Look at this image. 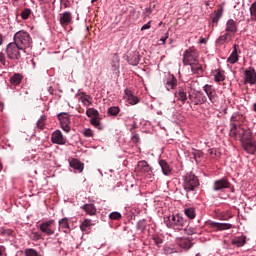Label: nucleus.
<instances>
[{
	"label": "nucleus",
	"mask_w": 256,
	"mask_h": 256,
	"mask_svg": "<svg viewBox=\"0 0 256 256\" xmlns=\"http://www.w3.org/2000/svg\"><path fill=\"white\" fill-rule=\"evenodd\" d=\"M245 151L249 154H254L256 151V141L254 140L253 133L250 129L245 128L244 126L239 129V135L237 137Z\"/></svg>",
	"instance_id": "nucleus-1"
},
{
	"label": "nucleus",
	"mask_w": 256,
	"mask_h": 256,
	"mask_svg": "<svg viewBox=\"0 0 256 256\" xmlns=\"http://www.w3.org/2000/svg\"><path fill=\"white\" fill-rule=\"evenodd\" d=\"M17 45L21 53H27V49L32 46L33 40L27 31H18L15 33Z\"/></svg>",
	"instance_id": "nucleus-2"
},
{
	"label": "nucleus",
	"mask_w": 256,
	"mask_h": 256,
	"mask_svg": "<svg viewBox=\"0 0 256 256\" xmlns=\"http://www.w3.org/2000/svg\"><path fill=\"white\" fill-rule=\"evenodd\" d=\"M199 185L198 177L195 174H192V172H189L184 176L183 188L187 193V198H189V193L195 192Z\"/></svg>",
	"instance_id": "nucleus-3"
},
{
	"label": "nucleus",
	"mask_w": 256,
	"mask_h": 256,
	"mask_svg": "<svg viewBox=\"0 0 256 256\" xmlns=\"http://www.w3.org/2000/svg\"><path fill=\"white\" fill-rule=\"evenodd\" d=\"M243 116L239 115V113H234L232 118L230 119V132L229 136L233 137L234 139H238L239 135V130L242 129V121H243Z\"/></svg>",
	"instance_id": "nucleus-4"
},
{
	"label": "nucleus",
	"mask_w": 256,
	"mask_h": 256,
	"mask_svg": "<svg viewBox=\"0 0 256 256\" xmlns=\"http://www.w3.org/2000/svg\"><path fill=\"white\" fill-rule=\"evenodd\" d=\"M8 59L11 60H20L22 57V52L19 48L16 35L13 36V42L8 43L5 49Z\"/></svg>",
	"instance_id": "nucleus-5"
},
{
	"label": "nucleus",
	"mask_w": 256,
	"mask_h": 256,
	"mask_svg": "<svg viewBox=\"0 0 256 256\" xmlns=\"http://www.w3.org/2000/svg\"><path fill=\"white\" fill-rule=\"evenodd\" d=\"M197 59H199V52L196 47L192 46L184 51L182 63L184 66H190L192 68V65Z\"/></svg>",
	"instance_id": "nucleus-6"
},
{
	"label": "nucleus",
	"mask_w": 256,
	"mask_h": 256,
	"mask_svg": "<svg viewBox=\"0 0 256 256\" xmlns=\"http://www.w3.org/2000/svg\"><path fill=\"white\" fill-rule=\"evenodd\" d=\"M187 226V220L180 214H173L168 218L167 227L173 228L174 230L181 231Z\"/></svg>",
	"instance_id": "nucleus-7"
},
{
	"label": "nucleus",
	"mask_w": 256,
	"mask_h": 256,
	"mask_svg": "<svg viewBox=\"0 0 256 256\" xmlns=\"http://www.w3.org/2000/svg\"><path fill=\"white\" fill-rule=\"evenodd\" d=\"M207 102V96L201 91H194L189 93V103L194 105H202Z\"/></svg>",
	"instance_id": "nucleus-8"
},
{
	"label": "nucleus",
	"mask_w": 256,
	"mask_h": 256,
	"mask_svg": "<svg viewBox=\"0 0 256 256\" xmlns=\"http://www.w3.org/2000/svg\"><path fill=\"white\" fill-rule=\"evenodd\" d=\"M57 118L60 121V126L63 129V131L66 133H69L71 130V127H70L71 119H70L69 113H66V112L58 113Z\"/></svg>",
	"instance_id": "nucleus-9"
},
{
	"label": "nucleus",
	"mask_w": 256,
	"mask_h": 256,
	"mask_svg": "<svg viewBox=\"0 0 256 256\" xmlns=\"http://www.w3.org/2000/svg\"><path fill=\"white\" fill-rule=\"evenodd\" d=\"M55 220L44 221L40 224V231L46 235H54L55 234Z\"/></svg>",
	"instance_id": "nucleus-10"
},
{
	"label": "nucleus",
	"mask_w": 256,
	"mask_h": 256,
	"mask_svg": "<svg viewBox=\"0 0 256 256\" xmlns=\"http://www.w3.org/2000/svg\"><path fill=\"white\" fill-rule=\"evenodd\" d=\"M209 225L214 231H225V230H230L231 228H234V225L230 224L229 222L211 221L209 222Z\"/></svg>",
	"instance_id": "nucleus-11"
},
{
	"label": "nucleus",
	"mask_w": 256,
	"mask_h": 256,
	"mask_svg": "<svg viewBox=\"0 0 256 256\" xmlns=\"http://www.w3.org/2000/svg\"><path fill=\"white\" fill-rule=\"evenodd\" d=\"M231 186V183L227 178H222L218 180H214L213 184V190L218 192V191H223L224 189H229Z\"/></svg>",
	"instance_id": "nucleus-12"
},
{
	"label": "nucleus",
	"mask_w": 256,
	"mask_h": 256,
	"mask_svg": "<svg viewBox=\"0 0 256 256\" xmlns=\"http://www.w3.org/2000/svg\"><path fill=\"white\" fill-rule=\"evenodd\" d=\"M245 83L250 84V85H255L256 84V70L255 68H248L245 71Z\"/></svg>",
	"instance_id": "nucleus-13"
},
{
	"label": "nucleus",
	"mask_w": 256,
	"mask_h": 256,
	"mask_svg": "<svg viewBox=\"0 0 256 256\" xmlns=\"http://www.w3.org/2000/svg\"><path fill=\"white\" fill-rule=\"evenodd\" d=\"M51 140H52V143L60 144L61 146L67 143V140L63 136L61 130H56L54 133H52Z\"/></svg>",
	"instance_id": "nucleus-14"
},
{
	"label": "nucleus",
	"mask_w": 256,
	"mask_h": 256,
	"mask_svg": "<svg viewBox=\"0 0 256 256\" xmlns=\"http://www.w3.org/2000/svg\"><path fill=\"white\" fill-rule=\"evenodd\" d=\"M136 171L140 174H151L152 168L147 161H139L136 167Z\"/></svg>",
	"instance_id": "nucleus-15"
},
{
	"label": "nucleus",
	"mask_w": 256,
	"mask_h": 256,
	"mask_svg": "<svg viewBox=\"0 0 256 256\" xmlns=\"http://www.w3.org/2000/svg\"><path fill=\"white\" fill-rule=\"evenodd\" d=\"M72 23V12L66 11L60 15V24L62 27H67V25Z\"/></svg>",
	"instance_id": "nucleus-16"
},
{
	"label": "nucleus",
	"mask_w": 256,
	"mask_h": 256,
	"mask_svg": "<svg viewBox=\"0 0 256 256\" xmlns=\"http://www.w3.org/2000/svg\"><path fill=\"white\" fill-rule=\"evenodd\" d=\"M245 244H247L246 235L234 236V238H232V245L235 247L241 248L244 247Z\"/></svg>",
	"instance_id": "nucleus-17"
},
{
	"label": "nucleus",
	"mask_w": 256,
	"mask_h": 256,
	"mask_svg": "<svg viewBox=\"0 0 256 256\" xmlns=\"http://www.w3.org/2000/svg\"><path fill=\"white\" fill-rule=\"evenodd\" d=\"M191 72L193 74H197V76H203L204 74V68L201 63H199V60L196 59L192 66H191Z\"/></svg>",
	"instance_id": "nucleus-18"
},
{
	"label": "nucleus",
	"mask_w": 256,
	"mask_h": 256,
	"mask_svg": "<svg viewBox=\"0 0 256 256\" xmlns=\"http://www.w3.org/2000/svg\"><path fill=\"white\" fill-rule=\"evenodd\" d=\"M177 244L179 247L186 249V251H189L190 248L193 247V242H191L190 238H178L177 239Z\"/></svg>",
	"instance_id": "nucleus-19"
},
{
	"label": "nucleus",
	"mask_w": 256,
	"mask_h": 256,
	"mask_svg": "<svg viewBox=\"0 0 256 256\" xmlns=\"http://www.w3.org/2000/svg\"><path fill=\"white\" fill-rule=\"evenodd\" d=\"M237 31V22H235L234 19H228V21L226 22V32L228 34H236Z\"/></svg>",
	"instance_id": "nucleus-20"
},
{
	"label": "nucleus",
	"mask_w": 256,
	"mask_h": 256,
	"mask_svg": "<svg viewBox=\"0 0 256 256\" xmlns=\"http://www.w3.org/2000/svg\"><path fill=\"white\" fill-rule=\"evenodd\" d=\"M174 95L178 101L182 102V104H185V102H187L188 96L184 88H178Z\"/></svg>",
	"instance_id": "nucleus-21"
},
{
	"label": "nucleus",
	"mask_w": 256,
	"mask_h": 256,
	"mask_svg": "<svg viewBox=\"0 0 256 256\" xmlns=\"http://www.w3.org/2000/svg\"><path fill=\"white\" fill-rule=\"evenodd\" d=\"M224 13V8H219L216 12H213L210 17L212 19L213 25H217L219 23L220 18Z\"/></svg>",
	"instance_id": "nucleus-22"
},
{
	"label": "nucleus",
	"mask_w": 256,
	"mask_h": 256,
	"mask_svg": "<svg viewBox=\"0 0 256 256\" xmlns=\"http://www.w3.org/2000/svg\"><path fill=\"white\" fill-rule=\"evenodd\" d=\"M126 98H127V102L131 105H136L139 103V98L137 96H134L132 94L131 91H129V89H125L124 91Z\"/></svg>",
	"instance_id": "nucleus-23"
},
{
	"label": "nucleus",
	"mask_w": 256,
	"mask_h": 256,
	"mask_svg": "<svg viewBox=\"0 0 256 256\" xmlns=\"http://www.w3.org/2000/svg\"><path fill=\"white\" fill-rule=\"evenodd\" d=\"M69 228H70L69 218L67 217L61 218V220L59 221V230H62L64 233H68Z\"/></svg>",
	"instance_id": "nucleus-24"
},
{
	"label": "nucleus",
	"mask_w": 256,
	"mask_h": 256,
	"mask_svg": "<svg viewBox=\"0 0 256 256\" xmlns=\"http://www.w3.org/2000/svg\"><path fill=\"white\" fill-rule=\"evenodd\" d=\"M70 167L74 168V170H77L78 172H83L84 170V164L77 160V158H73L70 161Z\"/></svg>",
	"instance_id": "nucleus-25"
},
{
	"label": "nucleus",
	"mask_w": 256,
	"mask_h": 256,
	"mask_svg": "<svg viewBox=\"0 0 256 256\" xmlns=\"http://www.w3.org/2000/svg\"><path fill=\"white\" fill-rule=\"evenodd\" d=\"M234 50L233 52L230 54V56L228 57V62L231 63L232 65H235V63L238 62L239 60V54L237 51L238 45H234Z\"/></svg>",
	"instance_id": "nucleus-26"
},
{
	"label": "nucleus",
	"mask_w": 256,
	"mask_h": 256,
	"mask_svg": "<svg viewBox=\"0 0 256 256\" xmlns=\"http://www.w3.org/2000/svg\"><path fill=\"white\" fill-rule=\"evenodd\" d=\"M177 78L174 76V75H171L168 79H167V82H166V87H167V90H174V88L177 87Z\"/></svg>",
	"instance_id": "nucleus-27"
},
{
	"label": "nucleus",
	"mask_w": 256,
	"mask_h": 256,
	"mask_svg": "<svg viewBox=\"0 0 256 256\" xmlns=\"http://www.w3.org/2000/svg\"><path fill=\"white\" fill-rule=\"evenodd\" d=\"M82 209L90 216H95V214H97V208L94 206V204H84Z\"/></svg>",
	"instance_id": "nucleus-28"
},
{
	"label": "nucleus",
	"mask_w": 256,
	"mask_h": 256,
	"mask_svg": "<svg viewBox=\"0 0 256 256\" xmlns=\"http://www.w3.org/2000/svg\"><path fill=\"white\" fill-rule=\"evenodd\" d=\"M159 165L162 168V172L164 175L171 174L172 169L166 160H160Z\"/></svg>",
	"instance_id": "nucleus-29"
},
{
	"label": "nucleus",
	"mask_w": 256,
	"mask_h": 256,
	"mask_svg": "<svg viewBox=\"0 0 256 256\" xmlns=\"http://www.w3.org/2000/svg\"><path fill=\"white\" fill-rule=\"evenodd\" d=\"M214 80L216 83H220L221 81L225 80L224 70H220L219 68L217 70H214Z\"/></svg>",
	"instance_id": "nucleus-30"
},
{
	"label": "nucleus",
	"mask_w": 256,
	"mask_h": 256,
	"mask_svg": "<svg viewBox=\"0 0 256 256\" xmlns=\"http://www.w3.org/2000/svg\"><path fill=\"white\" fill-rule=\"evenodd\" d=\"M22 80H23V77L19 73H15L10 77V83L12 85H19L20 83H22Z\"/></svg>",
	"instance_id": "nucleus-31"
},
{
	"label": "nucleus",
	"mask_w": 256,
	"mask_h": 256,
	"mask_svg": "<svg viewBox=\"0 0 256 256\" xmlns=\"http://www.w3.org/2000/svg\"><path fill=\"white\" fill-rule=\"evenodd\" d=\"M232 36H231V33H224V35L222 36H219V38L216 40V42L219 44V45H224V43L228 42L229 39H231Z\"/></svg>",
	"instance_id": "nucleus-32"
},
{
	"label": "nucleus",
	"mask_w": 256,
	"mask_h": 256,
	"mask_svg": "<svg viewBox=\"0 0 256 256\" xmlns=\"http://www.w3.org/2000/svg\"><path fill=\"white\" fill-rule=\"evenodd\" d=\"M184 214L189 218V219H195L197 216L196 210L194 207H189L185 208Z\"/></svg>",
	"instance_id": "nucleus-33"
},
{
	"label": "nucleus",
	"mask_w": 256,
	"mask_h": 256,
	"mask_svg": "<svg viewBox=\"0 0 256 256\" xmlns=\"http://www.w3.org/2000/svg\"><path fill=\"white\" fill-rule=\"evenodd\" d=\"M46 121H47V116L42 115L41 118L37 121V128L40 130L45 129Z\"/></svg>",
	"instance_id": "nucleus-34"
},
{
	"label": "nucleus",
	"mask_w": 256,
	"mask_h": 256,
	"mask_svg": "<svg viewBox=\"0 0 256 256\" xmlns=\"http://www.w3.org/2000/svg\"><path fill=\"white\" fill-rule=\"evenodd\" d=\"M92 226V220H89L88 218H86L82 224L80 225V230H82L83 232L87 231V229L89 227Z\"/></svg>",
	"instance_id": "nucleus-35"
},
{
	"label": "nucleus",
	"mask_w": 256,
	"mask_h": 256,
	"mask_svg": "<svg viewBox=\"0 0 256 256\" xmlns=\"http://www.w3.org/2000/svg\"><path fill=\"white\" fill-rule=\"evenodd\" d=\"M136 227L138 231H141V233H144V231L147 228V221L146 220L138 221Z\"/></svg>",
	"instance_id": "nucleus-36"
},
{
	"label": "nucleus",
	"mask_w": 256,
	"mask_h": 256,
	"mask_svg": "<svg viewBox=\"0 0 256 256\" xmlns=\"http://www.w3.org/2000/svg\"><path fill=\"white\" fill-rule=\"evenodd\" d=\"M86 115L88 116V118L95 119V117L99 116V112L97 109L90 108L87 109Z\"/></svg>",
	"instance_id": "nucleus-37"
},
{
	"label": "nucleus",
	"mask_w": 256,
	"mask_h": 256,
	"mask_svg": "<svg viewBox=\"0 0 256 256\" xmlns=\"http://www.w3.org/2000/svg\"><path fill=\"white\" fill-rule=\"evenodd\" d=\"M108 114L111 116H117L120 112V108L119 106H111L108 110H107Z\"/></svg>",
	"instance_id": "nucleus-38"
},
{
	"label": "nucleus",
	"mask_w": 256,
	"mask_h": 256,
	"mask_svg": "<svg viewBox=\"0 0 256 256\" xmlns=\"http://www.w3.org/2000/svg\"><path fill=\"white\" fill-rule=\"evenodd\" d=\"M110 220H121L122 214L119 213V211H112V213L109 214Z\"/></svg>",
	"instance_id": "nucleus-39"
},
{
	"label": "nucleus",
	"mask_w": 256,
	"mask_h": 256,
	"mask_svg": "<svg viewBox=\"0 0 256 256\" xmlns=\"http://www.w3.org/2000/svg\"><path fill=\"white\" fill-rule=\"evenodd\" d=\"M208 98L212 102V104H215V102H217L218 96H217L214 88H212V90L209 92Z\"/></svg>",
	"instance_id": "nucleus-40"
},
{
	"label": "nucleus",
	"mask_w": 256,
	"mask_h": 256,
	"mask_svg": "<svg viewBox=\"0 0 256 256\" xmlns=\"http://www.w3.org/2000/svg\"><path fill=\"white\" fill-rule=\"evenodd\" d=\"M25 256H39V253L36 251V249L33 248H27L24 251Z\"/></svg>",
	"instance_id": "nucleus-41"
},
{
	"label": "nucleus",
	"mask_w": 256,
	"mask_h": 256,
	"mask_svg": "<svg viewBox=\"0 0 256 256\" xmlns=\"http://www.w3.org/2000/svg\"><path fill=\"white\" fill-rule=\"evenodd\" d=\"M252 20L256 21V1H254V3L250 6L249 8Z\"/></svg>",
	"instance_id": "nucleus-42"
},
{
	"label": "nucleus",
	"mask_w": 256,
	"mask_h": 256,
	"mask_svg": "<svg viewBox=\"0 0 256 256\" xmlns=\"http://www.w3.org/2000/svg\"><path fill=\"white\" fill-rule=\"evenodd\" d=\"M31 13L32 11L30 10V8H25V10L21 12L22 20H28L29 15H31Z\"/></svg>",
	"instance_id": "nucleus-43"
},
{
	"label": "nucleus",
	"mask_w": 256,
	"mask_h": 256,
	"mask_svg": "<svg viewBox=\"0 0 256 256\" xmlns=\"http://www.w3.org/2000/svg\"><path fill=\"white\" fill-rule=\"evenodd\" d=\"M183 232H184L185 234H187V235H193V234L196 233V230H195V228L191 227L190 225H187V226L184 228Z\"/></svg>",
	"instance_id": "nucleus-44"
},
{
	"label": "nucleus",
	"mask_w": 256,
	"mask_h": 256,
	"mask_svg": "<svg viewBox=\"0 0 256 256\" xmlns=\"http://www.w3.org/2000/svg\"><path fill=\"white\" fill-rule=\"evenodd\" d=\"M91 124H92L93 126H95V128H99V126L101 125L99 116H97V117L91 119Z\"/></svg>",
	"instance_id": "nucleus-45"
},
{
	"label": "nucleus",
	"mask_w": 256,
	"mask_h": 256,
	"mask_svg": "<svg viewBox=\"0 0 256 256\" xmlns=\"http://www.w3.org/2000/svg\"><path fill=\"white\" fill-rule=\"evenodd\" d=\"M154 244L160 247L163 244V239L160 236H153Z\"/></svg>",
	"instance_id": "nucleus-46"
},
{
	"label": "nucleus",
	"mask_w": 256,
	"mask_h": 256,
	"mask_svg": "<svg viewBox=\"0 0 256 256\" xmlns=\"http://www.w3.org/2000/svg\"><path fill=\"white\" fill-rule=\"evenodd\" d=\"M212 89H213L212 85H209V84L204 85L203 90L207 94V97L208 95H210V92L212 91Z\"/></svg>",
	"instance_id": "nucleus-47"
},
{
	"label": "nucleus",
	"mask_w": 256,
	"mask_h": 256,
	"mask_svg": "<svg viewBox=\"0 0 256 256\" xmlns=\"http://www.w3.org/2000/svg\"><path fill=\"white\" fill-rule=\"evenodd\" d=\"M139 141H140L139 134H137V133H132V142H134V143H139Z\"/></svg>",
	"instance_id": "nucleus-48"
},
{
	"label": "nucleus",
	"mask_w": 256,
	"mask_h": 256,
	"mask_svg": "<svg viewBox=\"0 0 256 256\" xmlns=\"http://www.w3.org/2000/svg\"><path fill=\"white\" fill-rule=\"evenodd\" d=\"M83 135L86 137H93L94 133L91 129H86V130H84Z\"/></svg>",
	"instance_id": "nucleus-49"
},
{
	"label": "nucleus",
	"mask_w": 256,
	"mask_h": 256,
	"mask_svg": "<svg viewBox=\"0 0 256 256\" xmlns=\"http://www.w3.org/2000/svg\"><path fill=\"white\" fill-rule=\"evenodd\" d=\"M81 95L80 99L82 102H89V95L85 94V92H81Z\"/></svg>",
	"instance_id": "nucleus-50"
},
{
	"label": "nucleus",
	"mask_w": 256,
	"mask_h": 256,
	"mask_svg": "<svg viewBox=\"0 0 256 256\" xmlns=\"http://www.w3.org/2000/svg\"><path fill=\"white\" fill-rule=\"evenodd\" d=\"M0 63L1 65L5 66L6 65V57L5 54L0 52Z\"/></svg>",
	"instance_id": "nucleus-51"
},
{
	"label": "nucleus",
	"mask_w": 256,
	"mask_h": 256,
	"mask_svg": "<svg viewBox=\"0 0 256 256\" xmlns=\"http://www.w3.org/2000/svg\"><path fill=\"white\" fill-rule=\"evenodd\" d=\"M12 233H13L12 230H9V229H6V228L1 229V234L2 235H12Z\"/></svg>",
	"instance_id": "nucleus-52"
},
{
	"label": "nucleus",
	"mask_w": 256,
	"mask_h": 256,
	"mask_svg": "<svg viewBox=\"0 0 256 256\" xmlns=\"http://www.w3.org/2000/svg\"><path fill=\"white\" fill-rule=\"evenodd\" d=\"M169 38V32H167L165 34V36H163L161 39H160V42H162V45H165L167 39Z\"/></svg>",
	"instance_id": "nucleus-53"
},
{
	"label": "nucleus",
	"mask_w": 256,
	"mask_h": 256,
	"mask_svg": "<svg viewBox=\"0 0 256 256\" xmlns=\"http://www.w3.org/2000/svg\"><path fill=\"white\" fill-rule=\"evenodd\" d=\"M152 8L149 7V8H146L145 12H144V16L145 17H149V15L152 13Z\"/></svg>",
	"instance_id": "nucleus-54"
},
{
	"label": "nucleus",
	"mask_w": 256,
	"mask_h": 256,
	"mask_svg": "<svg viewBox=\"0 0 256 256\" xmlns=\"http://www.w3.org/2000/svg\"><path fill=\"white\" fill-rule=\"evenodd\" d=\"M151 28V21L147 22V24H144L141 28V31H145V29Z\"/></svg>",
	"instance_id": "nucleus-55"
},
{
	"label": "nucleus",
	"mask_w": 256,
	"mask_h": 256,
	"mask_svg": "<svg viewBox=\"0 0 256 256\" xmlns=\"http://www.w3.org/2000/svg\"><path fill=\"white\" fill-rule=\"evenodd\" d=\"M34 238H35L36 240H40L41 235H40L38 232H34Z\"/></svg>",
	"instance_id": "nucleus-56"
},
{
	"label": "nucleus",
	"mask_w": 256,
	"mask_h": 256,
	"mask_svg": "<svg viewBox=\"0 0 256 256\" xmlns=\"http://www.w3.org/2000/svg\"><path fill=\"white\" fill-rule=\"evenodd\" d=\"M4 251H5V246H0V256H3Z\"/></svg>",
	"instance_id": "nucleus-57"
},
{
	"label": "nucleus",
	"mask_w": 256,
	"mask_h": 256,
	"mask_svg": "<svg viewBox=\"0 0 256 256\" xmlns=\"http://www.w3.org/2000/svg\"><path fill=\"white\" fill-rule=\"evenodd\" d=\"M164 251H165V254H172V252H173V251H171L170 248H166V249H164Z\"/></svg>",
	"instance_id": "nucleus-58"
},
{
	"label": "nucleus",
	"mask_w": 256,
	"mask_h": 256,
	"mask_svg": "<svg viewBox=\"0 0 256 256\" xmlns=\"http://www.w3.org/2000/svg\"><path fill=\"white\" fill-rule=\"evenodd\" d=\"M197 157H201V152H197V154H194V159L198 162Z\"/></svg>",
	"instance_id": "nucleus-59"
},
{
	"label": "nucleus",
	"mask_w": 256,
	"mask_h": 256,
	"mask_svg": "<svg viewBox=\"0 0 256 256\" xmlns=\"http://www.w3.org/2000/svg\"><path fill=\"white\" fill-rule=\"evenodd\" d=\"M208 151H209L210 156H213V154H216V152H215V150H213V148H211Z\"/></svg>",
	"instance_id": "nucleus-60"
},
{
	"label": "nucleus",
	"mask_w": 256,
	"mask_h": 256,
	"mask_svg": "<svg viewBox=\"0 0 256 256\" xmlns=\"http://www.w3.org/2000/svg\"><path fill=\"white\" fill-rule=\"evenodd\" d=\"M199 43H207V40H206L205 38H201V39L199 40Z\"/></svg>",
	"instance_id": "nucleus-61"
},
{
	"label": "nucleus",
	"mask_w": 256,
	"mask_h": 256,
	"mask_svg": "<svg viewBox=\"0 0 256 256\" xmlns=\"http://www.w3.org/2000/svg\"><path fill=\"white\" fill-rule=\"evenodd\" d=\"M63 1H65L64 8L67 9V7H68L67 1H69V0H63Z\"/></svg>",
	"instance_id": "nucleus-62"
},
{
	"label": "nucleus",
	"mask_w": 256,
	"mask_h": 256,
	"mask_svg": "<svg viewBox=\"0 0 256 256\" xmlns=\"http://www.w3.org/2000/svg\"><path fill=\"white\" fill-rule=\"evenodd\" d=\"M3 43V36L0 34V46L2 45Z\"/></svg>",
	"instance_id": "nucleus-63"
},
{
	"label": "nucleus",
	"mask_w": 256,
	"mask_h": 256,
	"mask_svg": "<svg viewBox=\"0 0 256 256\" xmlns=\"http://www.w3.org/2000/svg\"><path fill=\"white\" fill-rule=\"evenodd\" d=\"M253 111L256 112V102L253 104Z\"/></svg>",
	"instance_id": "nucleus-64"
}]
</instances>
